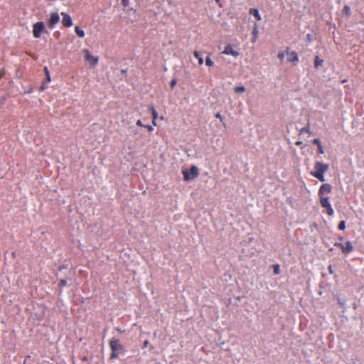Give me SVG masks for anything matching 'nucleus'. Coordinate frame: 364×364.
Here are the masks:
<instances>
[{"instance_id": "28", "label": "nucleus", "mask_w": 364, "mask_h": 364, "mask_svg": "<svg viewBox=\"0 0 364 364\" xmlns=\"http://www.w3.org/2000/svg\"><path fill=\"white\" fill-rule=\"evenodd\" d=\"M318 153L321 154H324V150H323V148L321 145H319L318 146Z\"/></svg>"}, {"instance_id": "36", "label": "nucleus", "mask_w": 364, "mask_h": 364, "mask_svg": "<svg viewBox=\"0 0 364 364\" xmlns=\"http://www.w3.org/2000/svg\"><path fill=\"white\" fill-rule=\"evenodd\" d=\"M152 124L154 125V126H156L157 124H156V119H154V118H153L152 119Z\"/></svg>"}, {"instance_id": "37", "label": "nucleus", "mask_w": 364, "mask_h": 364, "mask_svg": "<svg viewBox=\"0 0 364 364\" xmlns=\"http://www.w3.org/2000/svg\"><path fill=\"white\" fill-rule=\"evenodd\" d=\"M64 268H65V266H64V265H63V266H60V267H58V270H59V271H61V270H62L63 269H64Z\"/></svg>"}, {"instance_id": "30", "label": "nucleus", "mask_w": 364, "mask_h": 364, "mask_svg": "<svg viewBox=\"0 0 364 364\" xmlns=\"http://www.w3.org/2000/svg\"><path fill=\"white\" fill-rule=\"evenodd\" d=\"M215 117L218 118V119H220V122L223 121V118L222 115L220 113H217L215 114Z\"/></svg>"}, {"instance_id": "18", "label": "nucleus", "mask_w": 364, "mask_h": 364, "mask_svg": "<svg viewBox=\"0 0 364 364\" xmlns=\"http://www.w3.org/2000/svg\"><path fill=\"white\" fill-rule=\"evenodd\" d=\"M323 60H321L318 56H316L315 57V60H314V65L316 68H318V66L321 65L322 63H323Z\"/></svg>"}, {"instance_id": "34", "label": "nucleus", "mask_w": 364, "mask_h": 364, "mask_svg": "<svg viewBox=\"0 0 364 364\" xmlns=\"http://www.w3.org/2000/svg\"><path fill=\"white\" fill-rule=\"evenodd\" d=\"M149 344V341H144V343H143V348H146L147 346Z\"/></svg>"}, {"instance_id": "9", "label": "nucleus", "mask_w": 364, "mask_h": 364, "mask_svg": "<svg viewBox=\"0 0 364 364\" xmlns=\"http://www.w3.org/2000/svg\"><path fill=\"white\" fill-rule=\"evenodd\" d=\"M71 271L70 270L69 271V277H67L65 279H61L59 280V282H58V287L60 288H63L65 286H70L72 284V277H71Z\"/></svg>"}, {"instance_id": "7", "label": "nucleus", "mask_w": 364, "mask_h": 364, "mask_svg": "<svg viewBox=\"0 0 364 364\" xmlns=\"http://www.w3.org/2000/svg\"><path fill=\"white\" fill-rule=\"evenodd\" d=\"M85 60L91 66H95L98 63L99 58L97 56L92 55L87 49L83 50Z\"/></svg>"}, {"instance_id": "29", "label": "nucleus", "mask_w": 364, "mask_h": 364, "mask_svg": "<svg viewBox=\"0 0 364 364\" xmlns=\"http://www.w3.org/2000/svg\"><path fill=\"white\" fill-rule=\"evenodd\" d=\"M144 127L146 128L150 132L154 130V127L151 125H144Z\"/></svg>"}, {"instance_id": "41", "label": "nucleus", "mask_w": 364, "mask_h": 364, "mask_svg": "<svg viewBox=\"0 0 364 364\" xmlns=\"http://www.w3.org/2000/svg\"><path fill=\"white\" fill-rule=\"evenodd\" d=\"M347 82V80H346V79L343 80L341 81V82H342V83H345V82Z\"/></svg>"}, {"instance_id": "25", "label": "nucleus", "mask_w": 364, "mask_h": 364, "mask_svg": "<svg viewBox=\"0 0 364 364\" xmlns=\"http://www.w3.org/2000/svg\"><path fill=\"white\" fill-rule=\"evenodd\" d=\"M284 52H280L279 54H278V58L279 59L281 60V61H283L284 59Z\"/></svg>"}, {"instance_id": "24", "label": "nucleus", "mask_w": 364, "mask_h": 364, "mask_svg": "<svg viewBox=\"0 0 364 364\" xmlns=\"http://www.w3.org/2000/svg\"><path fill=\"white\" fill-rule=\"evenodd\" d=\"M338 228L340 230H344L345 228H346V223L344 220H341L339 223H338Z\"/></svg>"}, {"instance_id": "39", "label": "nucleus", "mask_w": 364, "mask_h": 364, "mask_svg": "<svg viewBox=\"0 0 364 364\" xmlns=\"http://www.w3.org/2000/svg\"><path fill=\"white\" fill-rule=\"evenodd\" d=\"M46 76H47V81L50 82V78L49 74H48Z\"/></svg>"}, {"instance_id": "19", "label": "nucleus", "mask_w": 364, "mask_h": 364, "mask_svg": "<svg viewBox=\"0 0 364 364\" xmlns=\"http://www.w3.org/2000/svg\"><path fill=\"white\" fill-rule=\"evenodd\" d=\"M343 14L347 16H350V9L348 6L346 5L343 9Z\"/></svg>"}, {"instance_id": "26", "label": "nucleus", "mask_w": 364, "mask_h": 364, "mask_svg": "<svg viewBox=\"0 0 364 364\" xmlns=\"http://www.w3.org/2000/svg\"><path fill=\"white\" fill-rule=\"evenodd\" d=\"M313 144H316L317 146H318L319 145H321L319 139H314L313 140Z\"/></svg>"}, {"instance_id": "2", "label": "nucleus", "mask_w": 364, "mask_h": 364, "mask_svg": "<svg viewBox=\"0 0 364 364\" xmlns=\"http://www.w3.org/2000/svg\"><path fill=\"white\" fill-rule=\"evenodd\" d=\"M329 165L323 162L316 161L314 165V171L311 172V175L316 178L321 182L325 181L324 173L328 170Z\"/></svg>"}, {"instance_id": "17", "label": "nucleus", "mask_w": 364, "mask_h": 364, "mask_svg": "<svg viewBox=\"0 0 364 364\" xmlns=\"http://www.w3.org/2000/svg\"><path fill=\"white\" fill-rule=\"evenodd\" d=\"M272 269H273L274 274L275 275H278L280 274V267L278 264H273Z\"/></svg>"}, {"instance_id": "6", "label": "nucleus", "mask_w": 364, "mask_h": 364, "mask_svg": "<svg viewBox=\"0 0 364 364\" xmlns=\"http://www.w3.org/2000/svg\"><path fill=\"white\" fill-rule=\"evenodd\" d=\"M334 246L340 248L341 252L345 255H347L353 250V246L350 241L346 242L345 244H343L341 242H335Z\"/></svg>"}, {"instance_id": "32", "label": "nucleus", "mask_w": 364, "mask_h": 364, "mask_svg": "<svg viewBox=\"0 0 364 364\" xmlns=\"http://www.w3.org/2000/svg\"><path fill=\"white\" fill-rule=\"evenodd\" d=\"M136 124L139 127H144V125L142 124V122L140 119H138L136 121Z\"/></svg>"}, {"instance_id": "31", "label": "nucleus", "mask_w": 364, "mask_h": 364, "mask_svg": "<svg viewBox=\"0 0 364 364\" xmlns=\"http://www.w3.org/2000/svg\"><path fill=\"white\" fill-rule=\"evenodd\" d=\"M122 4L124 6H127L129 5V0H122Z\"/></svg>"}, {"instance_id": "27", "label": "nucleus", "mask_w": 364, "mask_h": 364, "mask_svg": "<svg viewBox=\"0 0 364 364\" xmlns=\"http://www.w3.org/2000/svg\"><path fill=\"white\" fill-rule=\"evenodd\" d=\"M176 83H177L176 80V79H173V80L171 81V83H170L171 87V88H173V87L176 86Z\"/></svg>"}, {"instance_id": "40", "label": "nucleus", "mask_w": 364, "mask_h": 364, "mask_svg": "<svg viewBox=\"0 0 364 364\" xmlns=\"http://www.w3.org/2000/svg\"><path fill=\"white\" fill-rule=\"evenodd\" d=\"M338 240H339L340 241H342V240H343V237L342 236H339V237H338Z\"/></svg>"}, {"instance_id": "8", "label": "nucleus", "mask_w": 364, "mask_h": 364, "mask_svg": "<svg viewBox=\"0 0 364 364\" xmlns=\"http://www.w3.org/2000/svg\"><path fill=\"white\" fill-rule=\"evenodd\" d=\"M59 20H60V17L57 13H55V12L51 13L50 18L48 22V26H49V28H53V26L57 23H58Z\"/></svg>"}, {"instance_id": "13", "label": "nucleus", "mask_w": 364, "mask_h": 364, "mask_svg": "<svg viewBox=\"0 0 364 364\" xmlns=\"http://www.w3.org/2000/svg\"><path fill=\"white\" fill-rule=\"evenodd\" d=\"M250 15H252L257 21H261L262 18L257 9H250L249 11Z\"/></svg>"}, {"instance_id": "20", "label": "nucleus", "mask_w": 364, "mask_h": 364, "mask_svg": "<svg viewBox=\"0 0 364 364\" xmlns=\"http://www.w3.org/2000/svg\"><path fill=\"white\" fill-rule=\"evenodd\" d=\"M234 90L236 93H242L245 91V87L244 86H237L234 88Z\"/></svg>"}, {"instance_id": "14", "label": "nucleus", "mask_w": 364, "mask_h": 364, "mask_svg": "<svg viewBox=\"0 0 364 364\" xmlns=\"http://www.w3.org/2000/svg\"><path fill=\"white\" fill-rule=\"evenodd\" d=\"M193 55L196 58L198 59L199 65H202L203 64V58L200 55V53L198 51H194Z\"/></svg>"}, {"instance_id": "3", "label": "nucleus", "mask_w": 364, "mask_h": 364, "mask_svg": "<svg viewBox=\"0 0 364 364\" xmlns=\"http://www.w3.org/2000/svg\"><path fill=\"white\" fill-rule=\"evenodd\" d=\"M109 346L112 350L110 354V359H114L119 358L120 353L124 351L123 346L121 344L119 339L112 338L109 341Z\"/></svg>"}, {"instance_id": "11", "label": "nucleus", "mask_w": 364, "mask_h": 364, "mask_svg": "<svg viewBox=\"0 0 364 364\" xmlns=\"http://www.w3.org/2000/svg\"><path fill=\"white\" fill-rule=\"evenodd\" d=\"M61 15L63 16V19H62L63 26L65 27H67V28L70 27L73 24V21H72V18L70 16V15H68L66 13H62Z\"/></svg>"}, {"instance_id": "10", "label": "nucleus", "mask_w": 364, "mask_h": 364, "mask_svg": "<svg viewBox=\"0 0 364 364\" xmlns=\"http://www.w3.org/2000/svg\"><path fill=\"white\" fill-rule=\"evenodd\" d=\"M222 53L225 55H230L233 57H237L240 55L239 52L235 50L230 44L225 47V49L222 52Z\"/></svg>"}, {"instance_id": "1", "label": "nucleus", "mask_w": 364, "mask_h": 364, "mask_svg": "<svg viewBox=\"0 0 364 364\" xmlns=\"http://www.w3.org/2000/svg\"><path fill=\"white\" fill-rule=\"evenodd\" d=\"M331 191L332 187L329 183H323L321 186L318 192L321 205L326 209L327 214L330 216H332L334 214V210L329 202V197L327 196Z\"/></svg>"}, {"instance_id": "42", "label": "nucleus", "mask_w": 364, "mask_h": 364, "mask_svg": "<svg viewBox=\"0 0 364 364\" xmlns=\"http://www.w3.org/2000/svg\"><path fill=\"white\" fill-rule=\"evenodd\" d=\"M307 38H308V39H310V38H311V35H310V34H308V35H307Z\"/></svg>"}, {"instance_id": "5", "label": "nucleus", "mask_w": 364, "mask_h": 364, "mask_svg": "<svg viewBox=\"0 0 364 364\" xmlns=\"http://www.w3.org/2000/svg\"><path fill=\"white\" fill-rule=\"evenodd\" d=\"M44 32H46V27L43 21H38L33 24V35L36 38H39Z\"/></svg>"}, {"instance_id": "15", "label": "nucleus", "mask_w": 364, "mask_h": 364, "mask_svg": "<svg viewBox=\"0 0 364 364\" xmlns=\"http://www.w3.org/2000/svg\"><path fill=\"white\" fill-rule=\"evenodd\" d=\"M75 32L77 34V36L80 38H83L85 36L84 31L78 26L75 27Z\"/></svg>"}, {"instance_id": "21", "label": "nucleus", "mask_w": 364, "mask_h": 364, "mask_svg": "<svg viewBox=\"0 0 364 364\" xmlns=\"http://www.w3.org/2000/svg\"><path fill=\"white\" fill-rule=\"evenodd\" d=\"M257 33H258L257 27V26H255V27L254 28L253 31H252V34H253V38L252 40V42H255L257 40Z\"/></svg>"}, {"instance_id": "12", "label": "nucleus", "mask_w": 364, "mask_h": 364, "mask_svg": "<svg viewBox=\"0 0 364 364\" xmlns=\"http://www.w3.org/2000/svg\"><path fill=\"white\" fill-rule=\"evenodd\" d=\"M288 61L292 63H296L299 61L298 55L295 51H292L289 53Z\"/></svg>"}, {"instance_id": "16", "label": "nucleus", "mask_w": 364, "mask_h": 364, "mask_svg": "<svg viewBox=\"0 0 364 364\" xmlns=\"http://www.w3.org/2000/svg\"><path fill=\"white\" fill-rule=\"evenodd\" d=\"M149 109L151 110V112L152 117L154 118V119H157L158 112L155 109L153 105H151L149 107Z\"/></svg>"}, {"instance_id": "22", "label": "nucleus", "mask_w": 364, "mask_h": 364, "mask_svg": "<svg viewBox=\"0 0 364 364\" xmlns=\"http://www.w3.org/2000/svg\"><path fill=\"white\" fill-rule=\"evenodd\" d=\"M205 64L208 67H212L214 65V62L210 59V55H208L205 59Z\"/></svg>"}, {"instance_id": "38", "label": "nucleus", "mask_w": 364, "mask_h": 364, "mask_svg": "<svg viewBox=\"0 0 364 364\" xmlns=\"http://www.w3.org/2000/svg\"><path fill=\"white\" fill-rule=\"evenodd\" d=\"M4 75V71L0 72V79L3 77Z\"/></svg>"}, {"instance_id": "4", "label": "nucleus", "mask_w": 364, "mask_h": 364, "mask_svg": "<svg viewBox=\"0 0 364 364\" xmlns=\"http://www.w3.org/2000/svg\"><path fill=\"white\" fill-rule=\"evenodd\" d=\"M183 178L186 181L198 177L199 172L198 168L196 166H192L190 170L185 169L182 171Z\"/></svg>"}, {"instance_id": "23", "label": "nucleus", "mask_w": 364, "mask_h": 364, "mask_svg": "<svg viewBox=\"0 0 364 364\" xmlns=\"http://www.w3.org/2000/svg\"><path fill=\"white\" fill-rule=\"evenodd\" d=\"M302 133H310V128H309V124L308 123L307 125L300 129V134Z\"/></svg>"}, {"instance_id": "35", "label": "nucleus", "mask_w": 364, "mask_h": 364, "mask_svg": "<svg viewBox=\"0 0 364 364\" xmlns=\"http://www.w3.org/2000/svg\"><path fill=\"white\" fill-rule=\"evenodd\" d=\"M44 71H45V73H46V75H47L48 74H49V71H48V68H47V67H45V68H44Z\"/></svg>"}, {"instance_id": "43", "label": "nucleus", "mask_w": 364, "mask_h": 364, "mask_svg": "<svg viewBox=\"0 0 364 364\" xmlns=\"http://www.w3.org/2000/svg\"><path fill=\"white\" fill-rule=\"evenodd\" d=\"M218 3L220 2V0H215Z\"/></svg>"}, {"instance_id": "33", "label": "nucleus", "mask_w": 364, "mask_h": 364, "mask_svg": "<svg viewBox=\"0 0 364 364\" xmlns=\"http://www.w3.org/2000/svg\"><path fill=\"white\" fill-rule=\"evenodd\" d=\"M328 270L330 274H333V269H332V266L331 265H329L328 267Z\"/></svg>"}]
</instances>
